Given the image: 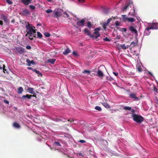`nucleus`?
Returning <instances> with one entry per match:
<instances>
[{
  "label": "nucleus",
  "instance_id": "f257e3e1",
  "mask_svg": "<svg viewBox=\"0 0 158 158\" xmlns=\"http://www.w3.org/2000/svg\"><path fill=\"white\" fill-rule=\"evenodd\" d=\"M25 27L27 32L26 36H28L30 39L33 40V38L35 37L36 35V29H35V27L27 22L25 25Z\"/></svg>",
  "mask_w": 158,
  "mask_h": 158
},
{
  "label": "nucleus",
  "instance_id": "f03ea898",
  "mask_svg": "<svg viewBox=\"0 0 158 158\" xmlns=\"http://www.w3.org/2000/svg\"><path fill=\"white\" fill-rule=\"evenodd\" d=\"M133 120L135 122L140 124L143 121L144 118L143 117L136 114H133L131 116Z\"/></svg>",
  "mask_w": 158,
  "mask_h": 158
},
{
  "label": "nucleus",
  "instance_id": "7ed1b4c3",
  "mask_svg": "<svg viewBox=\"0 0 158 158\" xmlns=\"http://www.w3.org/2000/svg\"><path fill=\"white\" fill-rule=\"evenodd\" d=\"M63 11L60 9H55L54 12L53 13L55 17L57 18L60 17L61 15H62V13Z\"/></svg>",
  "mask_w": 158,
  "mask_h": 158
},
{
  "label": "nucleus",
  "instance_id": "20e7f679",
  "mask_svg": "<svg viewBox=\"0 0 158 158\" xmlns=\"http://www.w3.org/2000/svg\"><path fill=\"white\" fill-rule=\"evenodd\" d=\"M122 19L124 22L127 21L134 22L135 21V19L133 18H128L126 16V15H123L122 16Z\"/></svg>",
  "mask_w": 158,
  "mask_h": 158
},
{
  "label": "nucleus",
  "instance_id": "39448f33",
  "mask_svg": "<svg viewBox=\"0 0 158 158\" xmlns=\"http://www.w3.org/2000/svg\"><path fill=\"white\" fill-rule=\"evenodd\" d=\"M16 53L17 54H22L25 52V49L21 47H17L16 48Z\"/></svg>",
  "mask_w": 158,
  "mask_h": 158
},
{
  "label": "nucleus",
  "instance_id": "423d86ee",
  "mask_svg": "<svg viewBox=\"0 0 158 158\" xmlns=\"http://www.w3.org/2000/svg\"><path fill=\"white\" fill-rule=\"evenodd\" d=\"M85 20L84 19H82L80 21L78 20L77 22V25L76 27L78 28L79 26L83 27L84 24Z\"/></svg>",
  "mask_w": 158,
  "mask_h": 158
},
{
  "label": "nucleus",
  "instance_id": "0eeeda50",
  "mask_svg": "<svg viewBox=\"0 0 158 158\" xmlns=\"http://www.w3.org/2000/svg\"><path fill=\"white\" fill-rule=\"evenodd\" d=\"M133 5V3L132 2H129V3L125 6L123 8V10L125 11L127 10V9L129 8V7H131V6Z\"/></svg>",
  "mask_w": 158,
  "mask_h": 158
},
{
  "label": "nucleus",
  "instance_id": "6e6552de",
  "mask_svg": "<svg viewBox=\"0 0 158 158\" xmlns=\"http://www.w3.org/2000/svg\"><path fill=\"white\" fill-rule=\"evenodd\" d=\"M129 95L130 98L134 99L135 101H137L139 100L138 98L136 96V94L135 93L130 94Z\"/></svg>",
  "mask_w": 158,
  "mask_h": 158
},
{
  "label": "nucleus",
  "instance_id": "1a4fd4ad",
  "mask_svg": "<svg viewBox=\"0 0 158 158\" xmlns=\"http://www.w3.org/2000/svg\"><path fill=\"white\" fill-rule=\"evenodd\" d=\"M27 68L29 70H32L33 71L35 72L37 74H38V76H42V74L41 73H40L39 71L37 70L36 69H34L32 68L31 67H28Z\"/></svg>",
  "mask_w": 158,
  "mask_h": 158
},
{
  "label": "nucleus",
  "instance_id": "9d476101",
  "mask_svg": "<svg viewBox=\"0 0 158 158\" xmlns=\"http://www.w3.org/2000/svg\"><path fill=\"white\" fill-rule=\"evenodd\" d=\"M148 27L150 29H158V27H157V23H154L152 24V25L151 26H149Z\"/></svg>",
  "mask_w": 158,
  "mask_h": 158
},
{
  "label": "nucleus",
  "instance_id": "9b49d317",
  "mask_svg": "<svg viewBox=\"0 0 158 158\" xmlns=\"http://www.w3.org/2000/svg\"><path fill=\"white\" fill-rule=\"evenodd\" d=\"M99 32L98 31H95L94 32V34L93 35L92 37L94 38H95V39L97 38L100 36V35L99 33Z\"/></svg>",
  "mask_w": 158,
  "mask_h": 158
},
{
  "label": "nucleus",
  "instance_id": "f8f14e48",
  "mask_svg": "<svg viewBox=\"0 0 158 158\" xmlns=\"http://www.w3.org/2000/svg\"><path fill=\"white\" fill-rule=\"evenodd\" d=\"M26 62L28 63V65L29 66H30L31 64H35V63L33 60H30L28 59H27L26 60Z\"/></svg>",
  "mask_w": 158,
  "mask_h": 158
},
{
  "label": "nucleus",
  "instance_id": "ddd939ff",
  "mask_svg": "<svg viewBox=\"0 0 158 158\" xmlns=\"http://www.w3.org/2000/svg\"><path fill=\"white\" fill-rule=\"evenodd\" d=\"M2 19L3 20L4 22L7 23L8 22L9 20L8 19V16H6L4 15H2Z\"/></svg>",
  "mask_w": 158,
  "mask_h": 158
},
{
  "label": "nucleus",
  "instance_id": "4468645a",
  "mask_svg": "<svg viewBox=\"0 0 158 158\" xmlns=\"http://www.w3.org/2000/svg\"><path fill=\"white\" fill-rule=\"evenodd\" d=\"M27 90L31 94H36L34 92V88H33L28 87L27 88Z\"/></svg>",
  "mask_w": 158,
  "mask_h": 158
},
{
  "label": "nucleus",
  "instance_id": "2eb2a0df",
  "mask_svg": "<svg viewBox=\"0 0 158 158\" xmlns=\"http://www.w3.org/2000/svg\"><path fill=\"white\" fill-rule=\"evenodd\" d=\"M129 29L131 32H134L135 34L137 33V30L134 28V27L132 26H131L129 27Z\"/></svg>",
  "mask_w": 158,
  "mask_h": 158
},
{
  "label": "nucleus",
  "instance_id": "dca6fc26",
  "mask_svg": "<svg viewBox=\"0 0 158 158\" xmlns=\"http://www.w3.org/2000/svg\"><path fill=\"white\" fill-rule=\"evenodd\" d=\"M150 30V28H149L147 27L144 31V34L147 35H149L150 33V32L149 31Z\"/></svg>",
  "mask_w": 158,
  "mask_h": 158
},
{
  "label": "nucleus",
  "instance_id": "f3484780",
  "mask_svg": "<svg viewBox=\"0 0 158 158\" xmlns=\"http://www.w3.org/2000/svg\"><path fill=\"white\" fill-rule=\"evenodd\" d=\"M99 77H103L104 76L103 73L100 70H98L97 71V75Z\"/></svg>",
  "mask_w": 158,
  "mask_h": 158
},
{
  "label": "nucleus",
  "instance_id": "a211bd4d",
  "mask_svg": "<svg viewBox=\"0 0 158 158\" xmlns=\"http://www.w3.org/2000/svg\"><path fill=\"white\" fill-rule=\"evenodd\" d=\"M120 46L122 49H126L127 48H128L130 46L129 45H127L126 46L125 44H121L120 45Z\"/></svg>",
  "mask_w": 158,
  "mask_h": 158
},
{
  "label": "nucleus",
  "instance_id": "6ab92c4d",
  "mask_svg": "<svg viewBox=\"0 0 158 158\" xmlns=\"http://www.w3.org/2000/svg\"><path fill=\"white\" fill-rule=\"evenodd\" d=\"M32 97V95H29V94H26V95H23L22 97V98L23 99H24L25 98H26L28 99H30Z\"/></svg>",
  "mask_w": 158,
  "mask_h": 158
},
{
  "label": "nucleus",
  "instance_id": "aec40b11",
  "mask_svg": "<svg viewBox=\"0 0 158 158\" xmlns=\"http://www.w3.org/2000/svg\"><path fill=\"white\" fill-rule=\"evenodd\" d=\"M102 104L106 108H110V106L106 102H104L103 103H102Z\"/></svg>",
  "mask_w": 158,
  "mask_h": 158
},
{
  "label": "nucleus",
  "instance_id": "412c9836",
  "mask_svg": "<svg viewBox=\"0 0 158 158\" xmlns=\"http://www.w3.org/2000/svg\"><path fill=\"white\" fill-rule=\"evenodd\" d=\"M13 126L15 128H19L20 127V125L16 122H15L13 123Z\"/></svg>",
  "mask_w": 158,
  "mask_h": 158
},
{
  "label": "nucleus",
  "instance_id": "4be33fe9",
  "mask_svg": "<svg viewBox=\"0 0 158 158\" xmlns=\"http://www.w3.org/2000/svg\"><path fill=\"white\" fill-rule=\"evenodd\" d=\"M70 50L69 48L66 49L65 51L63 52V54L64 55H66L68 54L70 52Z\"/></svg>",
  "mask_w": 158,
  "mask_h": 158
},
{
  "label": "nucleus",
  "instance_id": "5701e85b",
  "mask_svg": "<svg viewBox=\"0 0 158 158\" xmlns=\"http://www.w3.org/2000/svg\"><path fill=\"white\" fill-rule=\"evenodd\" d=\"M84 32L85 34H87V35H90L91 36V35H90V32L87 29L85 28L84 30Z\"/></svg>",
  "mask_w": 158,
  "mask_h": 158
},
{
  "label": "nucleus",
  "instance_id": "b1692460",
  "mask_svg": "<svg viewBox=\"0 0 158 158\" xmlns=\"http://www.w3.org/2000/svg\"><path fill=\"white\" fill-rule=\"evenodd\" d=\"M21 1L25 5H27L31 3V1Z\"/></svg>",
  "mask_w": 158,
  "mask_h": 158
},
{
  "label": "nucleus",
  "instance_id": "393cba45",
  "mask_svg": "<svg viewBox=\"0 0 158 158\" xmlns=\"http://www.w3.org/2000/svg\"><path fill=\"white\" fill-rule=\"evenodd\" d=\"M138 44L137 41L136 42H132L131 43V46H132V47H134L136 46Z\"/></svg>",
  "mask_w": 158,
  "mask_h": 158
},
{
  "label": "nucleus",
  "instance_id": "a878e982",
  "mask_svg": "<svg viewBox=\"0 0 158 158\" xmlns=\"http://www.w3.org/2000/svg\"><path fill=\"white\" fill-rule=\"evenodd\" d=\"M23 91V88L21 87H20L18 89V92L19 94H21L22 93Z\"/></svg>",
  "mask_w": 158,
  "mask_h": 158
},
{
  "label": "nucleus",
  "instance_id": "bb28decb",
  "mask_svg": "<svg viewBox=\"0 0 158 158\" xmlns=\"http://www.w3.org/2000/svg\"><path fill=\"white\" fill-rule=\"evenodd\" d=\"M23 12L24 13L26 14H30V11L27 9H25L23 11Z\"/></svg>",
  "mask_w": 158,
  "mask_h": 158
},
{
  "label": "nucleus",
  "instance_id": "cd10ccee",
  "mask_svg": "<svg viewBox=\"0 0 158 158\" xmlns=\"http://www.w3.org/2000/svg\"><path fill=\"white\" fill-rule=\"evenodd\" d=\"M131 107L128 106H125L123 107V109L126 110H131Z\"/></svg>",
  "mask_w": 158,
  "mask_h": 158
},
{
  "label": "nucleus",
  "instance_id": "c85d7f7f",
  "mask_svg": "<svg viewBox=\"0 0 158 158\" xmlns=\"http://www.w3.org/2000/svg\"><path fill=\"white\" fill-rule=\"evenodd\" d=\"M48 61L50 62L52 64H54L56 61V60L54 59H50L48 60Z\"/></svg>",
  "mask_w": 158,
  "mask_h": 158
},
{
  "label": "nucleus",
  "instance_id": "c756f323",
  "mask_svg": "<svg viewBox=\"0 0 158 158\" xmlns=\"http://www.w3.org/2000/svg\"><path fill=\"white\" fill-rule=\"evenodd\" d=\"M108 23H104L103 24V27L104 30H106V26L108 25Z\"/></svg>",
  "mask_w": 158,
  "mask_h": 158
},
{
  "label": "nucleus",
  "instance_id": "7c9ffc66",
  "mask_svg": "<svg viewBox=\"0 0 158 158\" xmlns=\"http://www.w3.org/2000/svg\"><path fill=\"white\" fill-rule=\"evenodd\" d=\"M95 110L99 111H101L102 110L101 108L100 107L98 106H96L95 107Z\"/></svg>",
  "mask_w": 158,
  "mask_h": 158
},
{
  "label": "nucleus",
  "instance_id": "2f4dec72",
  "mask_svg": "<svg viewBox=\"0 0 158 158\" xmlns=\"http://www.w3.org/2000/svg\"><path fill=\"white\" fill-rule=\"evenodd\" d=\"M92 26V24H91V23L89 21L88 22L87 24V26L90 29L91 28Z\"/></svg>",
  "mask_w": 158,
  "mask_h": 158
},
{
  "label": "nucleus",
  "instance_id": "473e14b6",
  "mask_svg": "<svg viewBox=\"0 0 158 158\" xmlns=\"http://www.w3.org/2000/svg\"><path fill=\"white\" fill-rule=\"evenodd\" d=\"M137 70L139 72H141L142 71V69L140 66H138L137 67Z\"/></svg>",
  "mask_w": 158,
  "mask_h": 158
},
{
  "label": "nucleus",
  "instance_id": "72a5a7b5",
  "mask_svg": "<svg viewBox=\"0 0 158 158\" xmlns=\"http://www.w3.org/2000/svg\"><path fill=\"white\" fill-rule=\"evenodd\" d=\"M106 79L107 80H108L110 81H112L114 80L111 77H106Z\"/></svg>",
  "mask_w": 158,
  "mask_h": 158
},
{
  "label": "nucleus",
  "instance_id": "f704fd0d",
  "mask_svg": "<svg viewBox=\"0 0 158 158\" xmlns=\"http://www.w3.org/2000/svg\"><path fill=\"white\" fill-rule=\"evenodd\" d=\"M38 37L39 38H41L42 37V34L39 32H38L37 33Z\"/></svg>",
  "mask_w": 158,
  "mask_h": 158
},
{
  "label": "nucleus",
  "instance_id": "c9c22d12",
  "mask_svg": "<svg viewBox=\"0 0 158 158\" xmlns=\"http://www.w3.org/2000/svg\"><path fill=\"white\" fill-rule=\"evenodd\" d=\"M82 73H88L89 74L90 73V71L87 70H85L83 71Z\"/></svg>",
  "mask_w": 158,
  "mask_h": 158
},
{
  "label": "nucleus",
  "instance_id": "e433bc0d",
  "mask_svg": "<svg viewBox=\"0 0 158 158\" xmlns=\"http://www.w3.org/2000/svg\"><path fill=\"white\" fill-rule=\"evenodd\" d=\"M103 40L105 41L110 42V41L111 40L110 39H109L107 37H106L103 39Z\"/></svg>",
  "mask_w": 158,
  "mask_h": 158
},
{
  "label": "nucleus",
  "instance_id": "4c0bfd02",
  "mask_svg": "<svg viewBox=\"0 0 158 158\" xmlns=\"http://www.w3.org/2000/svg\"><path fill=\"white\" fill-rule=\"evenodd\" d=\"M29 6L31 9V10H35V7L33 5H30Z\"/></svg>",
  "mask_w": 158,
  "mask_h": 158
},
{
  "label": "nucleus",
  "instance_id": "58836bf2",
  "mask_svg": "<svg viewBox=\"0 0 158 158\" xmlns=\"http://www.w3.org/2000/svg\"><path fill=\"white\" fill-rule=\"evenodd\" d=\"M44 35L47 37H49L50 36V34L48 32H45Z\"/></svg>",
  "mask_w": 158,
  "mask_h": 158
},
{
  "label": "nucleus",
  "instance_id": "ea45409f",
  "mask_svg": "<svg viewBox=\"0 0 158 158\" xmlns=\"http://www.w3.org/2000/svg\"><path fill=\"white\" fill-rule=\"evenodd\" d=\"M52 12V11L51 9H48L46 10V12L48 13H51Z\"/></svg>",
  "mask_w": 158,
  "mask_h": 158
},
{
  "label": "nucleus",
  "instance_id": "a19ab883",
  "mask_svg": "<svg viewBox=\"0 0 158 158\" xmlns=\"http://www.w3.org/2000/svg\"><path fill=\"white\" fill-rule=\"evenodd\" d=\"M54 144L55 145H56V146H61L60 143L59 142H54Z\"/></svg>",
  "mask_w": 158,
  "mask_h": 158
},
{
  "label": "nucleus",
  "instance_id": "79ce46f5",
  "mask_svg": "<svg viewBox=\"0 0 158 158\" xmlns=\"http://www.w3.org/2000/svg\"><path fill=\"white\" fill-rule=\"evenodd\" d=\"M78 142L82 143H86V141L83 140H80Z\"/></svg>",
  "mask_w": 158,
  "mask_h": 158
},
{
  "label": "nucleus",
  "instance_id": "37998d69",
  "mask_svg": "<svg viewBox=\"0 0 158 158\" xmlns=\"http://www.w3.org/2000/svg\"><path fill=\"white\" fill-rule=\"evenodd\" d=\"M115 25L116 26H119L120 25L119 22L118 21H116L115 23Z\"/></svg>",
  "mask_w": 158,
  "mask_h": 158
},
{
  "label": "nucleus",
  "instance_id": "c03bdc74",
  "mask_svg": "<svg viewBox=\"0 0 158 158\" xmlns=\"http://www.w3.org/2000/svg\"><path fill=\"white\" fill-rule=\"evenodd\" d=\"M112 20V19L111 18H110L109 19L107 20V22L106 23H107L109 24L110 22Z\"/></svg>",
  "mask_w": 158,
  "mask_h": 158
},
{
  "label": "nucleus",
  "instance_id": "a18cd8bd",
  "mask_svg": "<svg viewBox=\"0 0 158 158\" xmlns=\"http://www.w3.org/2000/svg\"><path fill=\"white\" fill-rule=\"evenodd\" d=\"M131 111V114H134V113H135V110L134 109H131V110H130Z\"/></svg>",
  "mask_w": 158,
  "mask_h": 158
},
{
  "label": "nucleus",
  "instance_id": "49530a36",
  "mask_svg": "<svg viewBox=\"0 0 158 158\" xmlns=\"http://www.w3.org/2000/svg\"><path fill=\"white\" fill-rule=\"evenodd\" d=\"M3 102L5 103H6V104L8 105H9V102L7 101L6 100H3Z\"/></svg>",
  "mask_w": 158,
  "mask_h": 158
},
{
  "label": "nucleus",
  "instance_id": "de8ad7c7",
  "mask_svg": "<svg viewBox=\"0 0 158 158\" xmlns=\"http://www.w3.org/2000/svg\"><path fill=\"white\" fill-rule=\"evenodd\" d=\"M26 48L27 49H30L31 48V47L30 46L28 45L26 46Z\"/></svg>",
  "mask_w": 158,
  "mask_h": 158
},
{
  "label": "nucleus",
  "instance_id": "09e8293b",
  "mask_svg": "<svg viewBox=\"0 0 158 158\" xmlns=\"http://www.w3.org/2000/svg\"><path fill=\"white\" fill-rule=\"evenodd\" d=\"M6 2L9 4H10L12 3L11 1H6Z\"/></svg>",
  "mask_w": 158,
  "mask_h": 158
},
{
  "label": "nucleus",
  "instance_id": "8fccbe9b",
  "mask_svg": "<svg viewBox=\"0 0 158 158\" xmlns=\"http://www.w3.org/2000/svg\"><path fill=\"white\" fill-rule=\"evenodd\" d=\"M113 74L116 76H117L118 75V73L117 72H113Z\"/></svg>",
  "mask_w": 158,
  "mask_h": 158
},
{
  "label": "nucleus",
  "instance_id": "3c124183",
  "mask_svg": "<svg viewBox=\"0 0 158 158\" xmlns=\"http://www.w3.org/2000/svg\"><path fill=\"white\" fill-rule=\"evenodd\" d=\"M64 155V156H65V157H70V158H71L69 156H68V155H67L65 154V153H62Z\"/></svg>",
  "mask_w": 158,
  "mask_h": 158
},
{
  "label": "nucleus",
  "instance_id": "603ef678",
  "mask_svg": "<svg viewBox=\"0 0 158 158\" xmlns=\"http://www.w3.org/2000/svg\"><path fill=\"white\" fill-rule=\"evenodd\" d=\"M153 90L154 91L156 92H157V89L155 87L154 88Z\"/></svg>",
  "mask_w": 158,
  "mask_h": 158
},
{
  "label": "nucleus",
  "instance_id": "864d4df0",
  "mask_svg": "<svg viewBox=\"0 0 158 158\" xmlns=\"http://www.w3.org/2000/svg\"><path fill=\"white\" fill-rule=\"evenodd\" d=\"M64 15H66V17H69V15L66 12H64Z\"/></svg>",
  "mask_w": 158,
  "mask_h": 158
},
{
  "label": "nucleus",
  "instance_id": "5fc2aeb1",
  "mask_svg": "<svg viewBox=\"0 0 158 158\" xmlns=\"http://www.w3.org/2000/svg\"><path fill=\"white\" fill-rule=\"evenodd\" d=\"M100 30V28L99 27H97L95 28L94 29V30L96 31H98Z\"/></svg>",
  "mask_w": 158,
  "mask_h": 158
},
{
  "label": "nucleus",
  "instance_id": "6e6d98bb",
  "mask_svg": "<svg viewBox=\"0 0 158 158\" xmlns=\"http://www.w3.org/2000/svg\"><path fill=\"white\" fill-rule=\"evenodd\" d=\"M79 3H84L85 2V1H78Z\"/></svg>",
  "mask_w": 158,
  "mask_h": 158
},
{
  "label": "nucleus",
  "instance_id": "4d7b16f0",
  "mask_svg": "<svg viewBox=\"0 0 158 158\" xmlns=\"http://www.w3.org/2000/svg\"><path fill=\"white\" fill-rule=\"evenodd\" d=\"M5 67V65H3V72H4L5 73V72L6 71V69H4V68Z\"/></svg>",
  "mask_w": 158,
  "mask_h": 158
},
{
  "label": "nucleus",
  "instance_id": "13d9d810",
  "mask_svg": "<svg viewBox=\"0 0 158 158\" xmlns=\"http://www.w3.org/2000/svg\"><path fill=\"white\" fill-rule=\"evenodd\" d=\"M68 121H69L70 123H72L74 121V120L73 119L71 120L69 119V120H68Z\"/></svg>",
  "mask_w": 158,
  "mask_h": 158
},
{
  "label": "nucleus",
  "instance_id": "bf43d9fd",
  "mask_svg": "<svg viewBox=\"0 0 158 158\" xmlns=\"http://www.w3.org/2000/svg\"><path fill=\"white\" fill-rule=\"evenodd\" d=\"M3 24V22L2 21L0 20V25H2Z\"/></svg>",
  "mask_w": 158,
  "mask_h": 158
},
{
  "label": "nucleus",
  "instance_id": "052dcab7",
  "mask_svg": "<svg viewBox=\"0 0 158 158\" xmlns=\"http://www.w3.org/2000/svg\"><path fill=\"white\" fill-rule=\"evenodd\" d=\"M11 23H15V19H13L11 20Z\"/></svg>",
  "mask_w": 158,
  "mask_h": 158
},
{
  "label": "nucleus",
  "instance_id": "680f3d73",
  "mask_svg": "<svg viewBox=\"0 0 158 158\" xmlns=\"http://www.w3.org/2000/svg\"><path fill=\"white\" fill-rule=\"evenodd\" d=\"M73 54L74 55H76L77 53L75 52H73Z\"/></svg>",
  "mask_w": 158,
  "mask_h": 158
},
{
  "label": "nucleus",
  "instance_id": "e2e57ef3",
  "mask_svg": "<svg viewBox=\"0 0 158 158\" xmlns=\"http://www.w3.org/2000/svg\"><path fill=\"white\" fill-rule=\"evenodd\" d=\"M123 30L124 31H126L127 30V29L125 28H123Z\"/></svg>",
  "mask_w": 158,
  "mask_h": 158
},
{
  "label": "nucleus",
  "instance_id": "0e129e2a",
  "mask_svg": "<svg viewBox=\"0 0 158 158\" xmlns=\"http://www.w3.org/2000/svg\"><path fill=\"white\" fill-rule=\"evenodd\" d=\"M56 121H61V120L60 119H59V118H57V119H56Z\"/></svg>",
  "mask_w": 158,
  "mask_h": 158
},
{
  "label": "nucleus",
  "instance_id": "69168bd1",
  "mask_svg": "<svg viewBox=\"0 0 158 158\" xmlns=\"http://www.w3.org/2000/svg\"><path fill=\"white\" fill-rule=\"evenodd\" d=\"M112 18H113L114 19H115L117 18V17H112Z\"/></svg>",
  "mask_w": 158,
  "mask_h": 158
},
{
  "label": "nucleus",
  "instance_id": "338daca9",
  "mask_svg": "<svg viewBox=\"0 0 158 158\" xmlns=\"http://www.w3.org/2000/svg\"><path fill=\"white\" fill-rule=\"evenodd\" d=\"M32 97H36V94H33V95H32Z\"/></svg>",
  "mask_w": 158,
  "mask_h": 158
},
{
  "label": "nucleus",
  "instance_id": "774afa93",
  "mask_svg": "<svg viewBox=\"0 0 158 158\" xmlns=\"http://www.w3.org/2000/svg\"><path fill=\"white\" fill-rule=\"evenodd\" d=\"M41 24L40 23H38L37 24V26H41Z\"/></svg>",
  "mask_w": 158,
  "mask_h": 158
}]
</instances>
